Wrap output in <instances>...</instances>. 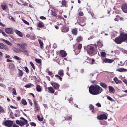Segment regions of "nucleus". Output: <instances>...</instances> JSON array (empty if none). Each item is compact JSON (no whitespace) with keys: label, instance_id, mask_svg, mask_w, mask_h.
I'll use <instances>...</instances> for the list:
<instances>
[{"label":"nucleus","instance_id":"1","mask_svg":"<svg viewBox=\"0 0 127 127\" xmlns=\"http://www.w3.org/2000/svg\"><path fill=\"white\" fill-rule=\"evenodd\" d=\"M89 91L91 94L96 95L101 93L103 89L99 86L95 85H91L89 88Z\"/></svg>","mask_w":127,"mask_h":127},{"label":"nucleus","instance_id":"2","mask_svg":"<svg viewBox=\"0 0 127 127\" xmlns=\"http://www.w3.org/2000/svg\"><path fill=\"white\" fill-rule=\"evenodd\" d=\"M126 40H127V34L121 33L120 36L116 37L114 40L116 43L120 44Z\"/></svg>","mask_w":127,"mask_h":127},{"label":"nucleus","instance_id":"3","mask_svg":"<svg viewBox=\"0 0 127 127\" xmlns=\"http://www.w3.org/2000/svg\"><path fill=\"white\" fill-rule=\"evenodd\" d=\"M96 44H95V46L93 45H89L85 47V49L89 55L92 56L93 55L96 54V52L95 49L96 47Z\"/></svg>","mask_w":127,"mask_h":127},{"label":"nucleus","instance_id":"4","mask_svg":"<svg viewBox=\"0 0 127 127\" xmlns=\"http://www.w3.org/2000/svg\"><path fill=\"white\" fill-rule=\"evenodd\" d=\"M97 118V119L100 120L104 119L106 120L107 119V117L105 114H103L98 116Z\"/></svg>","mask_w":127,"mask_h":127},{"label":"nucleus","instance_id":"5","mask_svg":"<svg viewBox=\"0 0 127 127\" xmlns=\"http://www.w3.org/2000/svg\"><path fill=\"white\" fill-rule=\"evenodd\" d=\"M4 124L6 126L11 127L13 125V122L11 121H6L5 122Z\"/></svg>","mask_w":127,"mask_h":127},{"label":"nucleus","instance_id":"6","mask_svg":"<svg viewBox=\"0 0 127 127\" xmlns=\"http://www.w3.org/2000/svg\"><path fill=\"white\" fill-rule=\"evenodd\" d=\"M33 103L34 106V111L36 112L40 110V106L38 104L36 103L35 100L34 101Z\"/></svg>","mask_w":127,"mask_h":127},{"label":"nucleus","instance_id":"7","mask_svg":"<svg viewBox=\"0 0 127 127\" xmlns=\"http://www.w3.org/2000/svg\"><path fill=\"white\" fill-rule=\"evenodd\" d=\"M5 31L6 33L9 34H11L13 33V29L12 28H6L5 30Z\"/></svg>","mask_w":127,"mask_h":127},{"label":"nucleus","instance_id":"8","mask_svg":"<svg viewBox=\"0 0 127 127\" xmlns=\"http://www.w3.org/2000/svg\"><path fill=\"white\" fill-rule=\"evenodd\" d=\"M122 9L123 12L127 13V4H123L122 6Z\"/></svg>","mask_w":127,"mask_h":127},{"label":"nucleus","instance_id":"9","mask_svg":"<svg viewBox=\"0 0 127 127\" xmlns=\"http://www.w3.org/2000/svg\"><path fill=\"white\" fill-rule=\"evenodd\" d=\"M51 84L54 87V88L58 90L59 88V85L56 83H51Z\"/></svg>","mask_w":127,"mask_h":127},{"label":"nucleus","instance_id":"10","mask_svg":"<svg viewBox=\"0 0 127 127\" xmlns=\"http://www.w3.org/2000/svg\"><path fill=\"white\" fill-rule=\"evenodd\" d=\"M61 56L62 57H64L66 56L67 54L65 51L64 50H61L60 52Z\"/></svg>","mask_w":127,"mask_h":127},{"label":"nucleus","instance_id":"11","mask_svg":"<svg viewBox=\"0 0 127 127\" xmlns=\"http://www.w3.org/2000/svg\"><path fill=\"white\" fill-rule=\"evenodd\" d=\"M48 92L50 94H53L55 92V90L53 88L51 87H48L47 88Z\"/></svg>","mask_w":127,"mask_h":127},{"label":"nucleus","instance_id":"12","mask_svg":"<svg viewBox=\"0 0 127 127\" xmlns=\"http://www.w3.org/2000/svg\"><path fill=\"white\" fill-rule=\"evenodd\" d=\"M15 32L20 37H22L23 36V33L20 31H18L17 30H15Z\"/></svg>","mask_w":127,"mask_h":127},{"label":"nucleus","instance_id":"13","mask_svg":"<svg viewBox=\"0 0 127 127\" xmlns=\"http://www.w3.org/2000/svg\"><path fill=\"white\" fill-rule=\"evenodd\" d=\"M108 88L109 90V92L110 93H114L115 91V89L112 86H109L108 87Z\"/></svg>","mask_w":127,"mask_h":127},{"label":"nucleus","instance_id":"14","mask_svg":"<svg viewBox=\"0 0 127 127\" xmlns=\"http://www.w3.org/2000/svg\"><path fill=\"white\" fill-rule=\"evenodd\" d=\"M114 61V60L112 59H106L104 60V61L105 63H111Z\"/></svg>","mask_w":127,"mask_h":127},{"label":"nucleus","instance_id":"15","mask_svg":"<svg viewBox=\"0 0 127 127\" xmlns=\"http://www.w3.org/2000/svg\"><path fill=\"white\" fill-rule=\"evenodd\" d=\"M28 123V121L27 120H25V121H21L20 123L21 124V126H24L26 125Z\"/></svg>","mask_w":127,"mask_h":127},{"label":"nucleus","instance_id":"16","mask_svg":"<svg viewBox=\"0 0 127 127\" xmlns=\"http://www.w3.org/2000/svg\"><path fill=\"white\" fill-rule=\"evenodd\" d=\"M58 74L62 77L64 75V70L62 69L59 70L58 71Z\"/></svg>","mask_w":127,"mask_h":127},{"label":"nucleus","instance_id":"17","mask_svg":"<svg viewBox=\"0 0 127 127\" xmlns=\"http://www.w3.org/2000/svg\"><path fill=\"white\" fill-rule=\"evenodd\" d=\"M100 84L101 87L105 89H106L107 88V86L105 83L101 82L100 83Z\"/></svg>","mask_w":127,"mask_h":127},{"label":"nucleus","instance_id":"18","mask_svg":"<svg viewBox=\"0 0 127 127\" xmlns=\"http://www.w3.org/2000/svg\"><path fill=\"white\" fill-rule=\"evenodd\" d=\"M1 40L2 41L5 42L8 45L10 46L12 45V44L9 41L3 39H2Z\"/></svg>","mask_w":127,"mask_h":127},{"label":"nucleus","instance_id":"19","mask_svg":"<svg viewBox=\"0 0 127 127\" xmlns=\"http://www.w3.org/2000/svg\"><path fill=\"white\" fill-rule=\"evenodd\" d=\"M19 45L21 49H22L26 48V44H19Z\"/></svg>","mask_w":127,"mask_h":127},{"label":"nucleus","instance_id":"20","mask_svg":"<svg viewBox=\"0 0 127 127\" xmlns=\"http://www.w3.org/2000/svg\"><path fill=\"white\" fill-rule=\"evenodd\" d=\"M38 41L39 43L41 48V49L43 48V43L42 41L39 39H38Z\"/></svg>","mask_w":127,"mask_h":127},{"label":"nucleus","instance_id":"21","mask_svg":"<svg viewBox=\"0 0 127 127\" xmlns=\"http://www.w3.org/2000/svg\"><path fill=\"white\" fill-rule=\"evenodd\" d=\"M127 70L123 68H120L119 69H118L116 70L117 71L120 72H122L123 71H127Z\"/></svg>","mask_w":127,"mask_h":127},{"label":"nucleus","instance_id":"22","mask_svg":"<svg viewBox=\"0 0 127 127\" xmlns=\"http://www.w3.org/2000/svg\"><path fill=\"white\" fill-rule=\"evenodd\" d=\"M41 89L40 86L38 85H37L36 87V90L38 92H40L41 91Z\"/></svg>","mask_w":127,"mask_h":127},{"label":"nucleus","instance_id":"23","mask_svg":"<svg viewBox=\"0 0 127 127\" xmlns=\"http://www.w3.org/2000/svg\"><path fill=\"white\" fill-rule=\"evenodd\" d=\"M77 30L76 29H74L72 30V33L74 35H76L77 34Z\"/></svg>","mask_w":127,"mask_h":127},{"label":"nucleus","instance_id":"24","mask_svg":"<svg viewBox=\"0 0 127 127\" xmlns=\"http://www.w3.org/2000/svg\"><path fill=\"white\" fill-rule=\"evenodd\" d=\"M83 38L81 36H78L76 39V41L78 42H79L82 40Z\"/></svg>","mask_w":127,"mask_h":127},{"label":"nucleus","instance_id":"25","mask_svg":"<svg viewBox=\"0 0 127 127\" xmlns=\"http://www.w3.org/2000/svg\"><path fill=\"white\" fill-rule=\"evenodd\" d=\"M21 51L25 53V54L26 55H28V53H27V51L26 49V48H25L21 49Z\"/></svg>","mask_w":127,"mask_h":127},{"label":"nucleus","instance_id":"26","mask_svg":"<svg viewBox=\"0 0 127 127\" xmlns=\"http://www.w3.org/2000/svg\"><path fill=\"white\" fill-rule=\"evenodd\" d=\"M8 18L10 20H11L12 21L14 22H15V20L14 18L12 16H9L8 17Z\"/></svg>","mask_w":127,"mask_h":127},{"label":"nucleus","instance_id":"27","mask_svg":"<svg viewBox=\"0 0 127 127\" xmlns=\"http://www.w3.org/2000/svg\"><path fill=\"white\" fill-rule=\"evenodd\" d=\"M89 108H90V110L92 111V112H94V106L92 105H90L89 106Z\"/></svg>","mask_w":127,"mask_h":127},{"label":"nucleus","instance_id":"28","mask_svg":"<svg viewBox=\"0 0 127 127\" xmlns=\"http://www.w3.org/2000/svg\"><path fill=\"white\" fill-rule=\"evenodd\" d=\"M11 92L14 95H17V94L16 93V90L15 88H13L12 89Z\"/></svg>","mask_w":127,"mask_h":127},{"label":"nucleus","instance_id":"29","mask_svg":"<svg viewBox=\"0 0 127 127\" xmlns=\"http://www.w3.org/2000/svg\"><path fill=\"white\" fill-rule=\"evenodd\" d=\"M1 7L2 9L4 10H5L7 8V6L5 4H2L1 5Z\"/></svg>","mask_w":127,"mask_h":127},{"label":"nucleus","instance_id":"30","mask_svg":"<svg viewBox=\"0 0 127 127\" xmlns=\"http://www.w3.org/2000/svg\"><path fill=\"white\" fill-rule=\"evenodd\" d=\"M4 110L3 108L0 106V113H4Z\"/></svg>","mask_w":127,"mask_h":127},{"label":"nucleus","instance_id":"31","mask_svg":"<svg viewBox=\"0 0 127 127\" xmlns=\"http://www.w3.org/2000/svg\"><path fill=\"white\" fill-rule=\"evenodd\" d=\"M14 65L13 63H10L9 65V67L10 68H14Z\"/></svg>","mask_w":127,"mask_h":127},{"label":"nucleus","instance_id":"32","mask_svg":"<svg viewBox=\"0 0 127 127\" xmlns=\"http://www.w3.org/2000/svg\"><path fill=\"white\" fill-rule=\"evenodd\" d=\"M34 35H31L30 39L31 40H34L36 39Z\"/></svg>","mask_w":127,"mask_h":127},{"label":"nucleus","instance_id":"33","mask_svg":"<svg viewBox=\"0 0 127 127\" xmlns=\"http://www.w3.org/2000/svg\"><path fill=\"white\" fill-rule=\"evenodd\" d=\"M62 4L65 6H66V1L65 0H62Z\"/></svg>","mask_w":127,"mask_h":127},{"label":"nucleus","instance_id":"34","mask_svg":"<svg viewBox=\"0 0 127 127\" xmlns=\"http://www.w3.org/2000/svg\"><path fill=\"white\" fill-rule=\"evenodd\" d=\"M35 60L36 63L39 64L41 63V60L40 59L35 58Z\"/></svg>","mask_w":127,"mask_h":127},{"label":"nucleus","instance_id":"35","mask_svg":"<svg viewBox=\"0 0 127 127\" xmlns=\"http://www.w3.org/2000/svg\"><path fill=\"white\" fill-rule=\"evenodd\" d=\"M21 102L22 103L25 105H26L27 104V102L24 99H22L21 100Z\"/></svg>","mask_w":127,"mask_h":127},{"label":"nucleus","instance_id":"36","mask_svg":"<svg viewBox=\"0 0 127 127\" xmlns=\"http://www.w3.org/2000/svg\"><path fill=\"white\" fill-rule=\"evenodd\" d=\"M37 117L38 120L40 121H43V117H42L41 118H40V116L39 115H37Z\"/></svg>","mask_w":127,"mask_h":127},{"label":"nucleus","instance_id":"37","mask_svg":"<svg viewBox=\"0 0 127 127\" xmlns=\"http://www.w3.org/2000/svg\"><path fill=\"white\" fill-rule=\"evenodd\" d=\"M31 83H29L25 85L24 87L26 88H29L31 86Z\"/></svg>","mask_w":127,"mask_h":127},{"label":"nucleus","instance_id":"38","mask_svg":"<svg viewBox=\"0 0 127 127\" xmlns=\"http://www.w3.org/2000/svg\"><path fill=\"white\" fill-rule=\"evenodd\" d=\"M38 27L40 28H41L43 26V23L42 22L39 23L38 24Z\"/></svg>","mask_w":127,"mask_h":127},{"label":"nucleus","instance_id":"39","mask_svg":"<svg viewBox=\"0 0 127 127\" xmlns=\"http://www.w3.org/2000/svg\"><path fill=\"white\" fill-rule=\"evenodd\" d=\"M55 77L57 78H59L60 81H62V78L59 75H55Z\"/></svg>","mask_w":127,"mask_h":127},{"label":"nucleus","instance_id":"40","mask_svg":"<svg viewBox=\"0 0 127 127\" xmlns=\"http://www.w3.org/2000/svg\"><path fill=\"white\" fill-rule=\"evenodd\" d=\"M4 45L2 43H0V49H3Z\"/></svg>","mask_w":127,"mask_h":127},{"label":"nucleus","instance_id":"41","mask_svg":"<svg viewBox=\"0 0 127 127\" xmlns=\"http://www.w3.org/2000/svg\"><path fill=\"white\" fill-rule=\"evenodd\" d=\"M106 55V54L105 52H102L101 53V55L103 57H104Z\"/></svg>","mask_w":127,"mask_h":127},{"label":"nucleus","instance_id":"42","mask_svg":"<svg viewBox=\"0 0 127 127\" xmlns=\"http://www.w3.org/2000/svg\"><path fill=\"white\" fill-rule=\"evenodd\" d=\"M30 64L32 66V67L33 69H35V66L32 62H30Z\"/></svg>","mask_w":127,"mask_h":127},{"label":"nucleus","instance_id":"43","mask_svg":"<svg viewBox=\"0 0 127 127\" xmlns=\"http://www.w3.org/2000/svg\"><path fill=\"white\" fill-rule=\"evenodd\" d=\"M19 76H22L23 75V73H22V71L21 70H19Z\"/></svg>","mask_w":127,"mask_h":127},{"label":"nucleus","instance_id":"44","mask_svg":"<svg viewBox=\"0 0 127 127\" xmlns=\"http://www.w3.org/2000/svg\"><path fill=\"white\" fill-rule=\"evenodd\" d=\"M14 58L15 59L18 60H19L20 59L19 57L16 56H14Z\"/></svg>","mask_w":127,"mask_h":127},{"label":"nucleus","instance_id":"45","mask_svg":"<svg viewBox=\"0 0 127 127\" xmlns=\"http://www.w3.org/2000/svg\"><path fill=\"white\" fill-rule=\"evenodd\" d=\"M24 68L27 73H29V70L27 67H25Z\"/></svg>","mask_w":127,"mask_h":127},{"label":"nucleus","instance_id":"46","mask_svg":"<svg viewBox=\"0 0 127 127\" xmlns=\"http://www.w3.org/2000/svg\"><path fill=\"white\" fill-rule=\"evenodd\" d=\"M15 51L16 53H19L20 52V50L18 48H16L15 50Z\"/></svg>","mask_w":127,"mask_h":127},{"label":"nucleus","instance_id":"47","mask_svg":"<svg viewBox=\"0 0 127 127\" xmlns=\"http://www.w3.org/2000/svg\"><path fill=\"white\" fill-rule=\"evenodd\" d=\"M82 47V45L81 44H79L78 46V49L80 50V49Z\"/></svg>","mask_w":127,"mask_h":127},{"label":"nucleus","instance_id":"48","mask_svg":"<svg viewBox=\"0 0 127 127\" xmlns=\"http://www.w3.org/2000/svg\"><path fill=\"white\" fill-rule=\"evenodd\" d=\"M31 125L35 127L36 126V124L33 122H31L30 123Z\"/></svg>","mask_w":127,"mask_h":127},{"label":"nucleus","instance_id":"49","mask_svg":"<svg viewBox=\"0 0 127 127\" xmlns=\"http://www.w3.org/2000/svg\"><path fill=\"white\" fill-rule=\"evenodd\" d=\"M79 15L81 16H83V12L82 11L79 12Z\"/></svg>","mask_w":127,"mask_h":127},{"label":"nucleus","instance_id":"50","mask_svg":"<svg viewBox=\"0 0 127 127\" xmlns=\"http://www.w3.org/2000/svg\"><path fill=\"white\" fill-rule=\"evenodd\" d=\"M23 21V22L26 24L27 25H29V23L27 21H26V20H22Z\"/></svg>","mask_w":127,"mask_h":127},{"label":"nucleus","instance_id":"51","mask_svg":"<svg viewBox=\"0 0 127 127\" xmlns=\"http://www.w3.org/2000/svg\"><path fill=\"white\" fill-rule=\"evenodd\" d=\"M52 15H53L54 16H56L57 15V14L55 12L53 11L52 12Z\"/></svg>","mask_w":127,"mask_h":127},{"label":"nucleus","instance_id":"52","mask_svg":"<svg viewBox=\"0 0 127 127\" xmlns=\"http://www.w3.org/2000/svg\"><path fill=\"white\" fill-rule=\"evenodd\" d=\"M3 49H4L5 50L7 51L9 50L8 48L5 45H4Z\"/></svg>","mask_w":127,"mask_h":127},{"label":"nucleus","instance_id":"53","mask_svg":"<svg viewBox=\"0 0 127 127\" xmlns=\"http://www.w3.org/2000/svg\"><path fill=\"white\" fill-rule=\"evenodd\" d=\"M16 123L17 124L19 125H20V126H21V124L20 123L21 121H19L18 120H17L16 121Z\"/></svg>","mask_w":127,"mask_h":127},{"label":"nucleus","instance_id":"54","mask_svg":"<svg viewBox=\"0 0 127 127\" xmlns=\"http://www.w3.org/2000/svg\"><path fill=\"white\" fill-rule=\"evenodd\" d=\"M107 99L110 100L111 101H112L113 100V99L112 98L110 97L109 96H107Z\"/></svg>","mask_w":127,"mask_h":127},{"label":"nucleus","instance_id":"55","mask_svg":"<svg viewBox=\"0 0 127 127\" xmlns=\"http://www.w3.org/2000/svg\"><path fill=\"white\" fill-rule=\"evenodd\" d=\"M48 73V75H50L52 76H53V73L49 71Z\"/></svg>","mask_w":127,"mask_h":127},{"label":"nucleus","instance_id":"56","mask_svg":"<svg viewBox=\"0 0 127 127\" xmlns=\"http://www.w3.org/2000/svg\"><path fill=\"white\" fill-rule=\"evenodd\" d=\"M121 83L122 81L120 80H118L116 83V84H118L119 83Z\"/></svg>","mask_w":127,"mask_h":127},{"label":"nucleus","instance_id":"57","mask_svg":"<svg viewBox=\"0 0 127 127\" xmlns=\"http://www.w3.org/2000/svg\"><path fill=\"white\" fill-rule=\"evenodd\" d=\"M40 18L41 19H42V20H45L46 19V18L45 17H44V16H41L40 17Z\"/></svg>","mask_w":127,"mask_h":127},{"label":"nucleus","instance_id":"58","mask_svg":"<svg viewBox=\"0 0 127 127\" xmlns=\"http://www.w3.org/2000/svg\"><path fill=\"white\" fill-rule=\"evenodd\" d=\"M2 34L5 36H7V35L4 32L2 31L1 32Z\"/></svg>","mask_w":127,"mask_h":127},{"label":"nucleus","instance_id":"59","mask_svg":"<svg viewBox=\"0 0 127 127\" xmlns=\"http://www.w3.org/2000/svg\"><path fill=\"white\" fill-rule=\"evenodd\" d=\"M30 36L31 35L28 33L26 35V36L27 37L29 38H30Z\"/></svg>","mask_w":127,"mask_h":127},{"label":"nucleus","instance_id":"60","mask_svg":"<svg viewBox=\"0 0 127 127\" xmlns=\"http://www.w3.org/2000/svg\"><path fill=\"white\" fill-rule=\"evenodd\" d=\"M96 105L97 106H98L99 107H100L101 106L100 104L99 103H97L96 104Z\"/></svg>","mask_w":127,"mask_h":127},{"label":"nucleus","instance_id":"61","mask_svg":"<svg viewBox=\"0 0 127 127\" xmlns=\"http://www.w3.org/2000/svg\"><path fill=\"white\" fill-rule=\"evenodd\" d=\"M118 80V79L116 77H115L114 79V80L115 81L116 83Z\"/></svg>","mask_w":127,"mask_h":127},{"label":"nucleus","instance_id":"62","mask_svg":"<svg viewBox=\"0 0 127 127\" xmlns=\"http://www.w3.org/2000/svg\"><path fill=\"white\" fill-rule=\"evenodd\" d=\"M118 80V79L116 77H115L114 79V80L115 81L116 83Z\"/></svg>","mask_w":127,"mask_h":127},{"label":"nucleus","instance_id":"63","mask_svg":"<svg viewBox=\"0 0 127 127\" xmlns=\"http://www.w3.org/2000/svg\"><path fill=\"white\" fill-rule=\"evenodd\" d=\"M123 82L125 83V84L127 86V80L126 79H124L123 80Z\"/></svg>","mask_w":127,"mask_h":127},{"label":"nucleus","instance_id":"64","mask_svg":"<svg viewBox=\"0 0 127 127\" xmlns=\"http://www.w3.org/2000/svg\"><path fill=\"white\" fill-rule=\"evenodd\" d=\"M0 25L2 27H5V25L2 23H0Z\"/></svg>","mask_w":127,"mask_h":127}]
</instances>
